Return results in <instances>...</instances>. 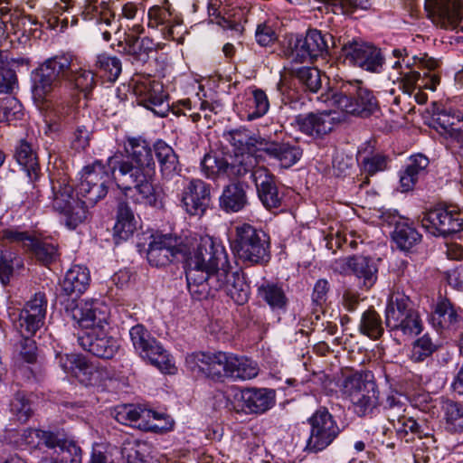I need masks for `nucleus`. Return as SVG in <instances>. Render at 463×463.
Returning a JSON list of instances; mask_svg holds the SVG:
<instances>
[{"instance_id": "51", "label": "nucleus", "mask_w": 463, "mask_h": 463, "mask_svg": "<svg viewBox=\"0 0 463 463\" xmlns=\"http://www.w3.org/2000/svg\"><path fill=\"white\" fill-rule=\"evenodd\" d=\"M436 122L439 128L450 136L463 131V114L452 109H443L437 114Z\"/></svg>"}, {"instance_id": "60", "label": "nucleus", "mask_w": 463, "mask_h": 463, "mask_svg": "<svg viewBox=\"0 0 463 463\" xmlns=\"http://www.w3.org/2000/svg\"><path fill=\"white\" fill-rule=\"evenodd\" d=\"M156 44L149 37H144L138 43H133L129 47H124L127 54L130 55L135 61L146 62L149 59V53L156 51Z\"/></svg>"}, {"instance_id": "19", "label": "nucleus", "mask_w": 463, "mask_h": 463, "mask_svg": "<svg viewBox=\"0 0 463 463\" xmlns=\"http://www.w3.org/2000/svg\"><path fill=\"white\" fill-rule=\"evenodd\" d=\"M47 309L45 294L38 292L27 301L18 319V327L22 335H34L44 325Z\"/></svg>"}, {"instance_id": "54", "label": "nucleus", "mask_w": 463, "mask_h": 463, "mask_svg": "<svg viewBox=\"0 0 463 463\" xmlns=\"http://www.w3.org/2000/svg\"><path fill=\"white\" fill-rule=\"evenodd\" d=\"M392 424L396 430L398 436L402 439L406 438L407 442L412 439L414 436L421 439L428 435L422 430V426L411 417H406L403 415L401 419Z\"/></svg>"}, {"instance_id": "22", "label": "nucleus", "mask_w": 463, "mask_h": 463, "mask_svg": "<svg viewBox=\"0 0 463 463\" xmlns=\"http://www.w3.org/2000/svg\"><path fill=\"white\" fill-rule=\"evenodd\" d=\"M253 182L261 203L268 210L277 209L281 205L275 176L265 166H260L253 173Z\"/></svg>"}, {"instance_id": "5", "label": "nucleus", "mask_w": 463, "mask_h": 463, "mask_svg": "<svg viewBox=\"0 0 463 463\" xmlns=\"http://www.w3.org/2000/svg\"><path fill=\"white\" fill-rule=\"evenodd\" d=\"M52 207L58 213L64 224L70 229H76L88 216L87 200L74 194V187L70 177L64 173H57L50 177Z\"/></svg>"}, {"instance_id": "21", "label": "nucleus", "mask_w": 463, "mask_h": 463, "mask_svg": "<svg viewBox=\"0 0 463 463\" xmlns=\"http://www.w3.org/2000/svg\"><path fill=\"white\" fill-rule=\"evenodd\" d=\"M211 202V185L200 179H193L184 188L182 203L190 215H202Z\"/></svg>"}, {"instance_id": "17", "label": "nucleus", "mask_w": 463, "mask_h": 463, "mask_svg": "<svg viewBox=\"0 0 463 463\" xmlns=\"http://www.w3.org/2000/svg\"><path fill=\"white\" fill-rule=\"evenodd\" d=\"M186 254L185 246L170 234L155 236L146 252L147 261L156 268L166 267Z\"/></svg>"}, {"instance_id": "13", "label": "nucleus", "mask_w": 463, "mask_h": 463, "mask_svg": "<svg viewBox=\"0 0 463 463\" xmlns=\"http://www.w3.org/2000/svg\"><path fill=\"white\" fill-rule=\"evenodd\" d=\"M421 225L434 236L448 237L463 231V213L456 206H438L424 213Z\"/></svg>"}, {"instance_id": "23", "label": "nucleus", "mask_w": 463, "mask_h": 463, "mask_svg": "<svg viewBox=\"0 0 463 463\" xmlns=\"http://www.w3.org/2000/svg\"><path fill=\"white\" fill-rule=\"evenodd\" d=\"M342 268L354 275L365 289L371 288L377 280L378 266L371 257L354 255L345 258L342 260Z\"/></svg>"}, {"instance_id": "16", "label": "nucleus", "mask_w": 463, "mask_h": 463, "mask_svg": "<svg viewBox=\"0 0 463 463\" xmlns=\"http://www.w3.org/2000/svg\"><path fill=\"white\" fill-rule=\"evenodd\" d=\"M341 56L350 65L360 67L365 71L377 72L383 67V57L381 51L373 45L360 40L344 43L341 46Z\"/></svg>"}, {"instance_id": "42", "label": "nucleus", "mask_w": 463, "mask_h": 463, "mask_svg": "<svg viewBox=\"0 0 463 463\" xmlns=\"http://www.w3.org/2000/svg\"><path fill=\"white\" fill-rule=\"evenodd\" d=\"M50 449H55L58 456L45 463H81V449L73 440L61 439L58 436L57 444H53V447H50Z\"/></svg>"}, {"instance_id": "30", "label": "nucleus", "mask_w": 463, "mask_h": 463, "mask_svg": "<svg viewBox=\"0 0 463 463\" xmlns=\"http://www.w3.org/2000/svg\"><path fill=\"white\" fill-rule=\"evenodd\" d=\"M257 296L272 311L286 312L288 298L282 283L264 280L257 286Z\"/></svg>"}, {"instance_id": "63", "label": "nucleus", "mask_w": 463, "mask_h": 463, "mask_svg": "<svg viewBox=\"0 0 463 463\" xmlns=\"http://www.w3.org/2000/svg\"><path fill=\"white\" fill-rule=\"evenodd\" d=\"M31 188L26 191V199L23 201V203L27 208L33 206L35 203L40 201L43 196V188L50 186V177L44 176L41 173V179L39 182L30 180Z\"/></svg>"}, {"instance_id": "12", "label": "nucleus", "mask_w": 463, "mask_h": 463, "mask_svg": "<svg viewBox=\"0 0 463 463\" xmlns=\"http://www.w3.org/2000/svg\"><path fill=\"white\" fill-rule=\"evenodd\" d=\"M112 179L113 175L109 168V161L104 165L101 161L96 160L83 168L79 194L92 206L107 195Z\"/></svg>"}, {"instance_id": "39", "label": "nucleus", "mask_w": 463, "mask_h": 463, "mask_svg": "<svg viewBox=\"0 0 463 463\" xmlns=\"http://www.w3.org/2000/svg\"><path fill=\"white\" fill-rule=\"evenodd\" d=\"M153 418L158 420L159 413L146 409H141L133 404H122L115 408L114 418L115 420L124 425H135L140 420Z\"/></svg>"}, {"instance_id": "56", "label": "nucleus", "mask_w": 463, "mask_h": 463, "mask_svg": "<svg viewBox=\"0 0 463 463\" xmlns=\"http://www.w3.org/2000/svg\"><path fill=\"white\" fill-rule=\"evenodd\" d=\"M71 374L84 385H95L100 381L102 372L99 368L89 364L82 357L78 364L77 369Z\"/></svg>"}, {"instance_id": "28", "label": "nucleus", "mask_w": 463, "mask_h": 463, "mask_svg": "<svg viewBox=\"0 0 463 463\" xmlns=\"http://www.w3.org/2000/svg\"><path fill=\"white\" fill-rule=\"evenodd\" d=\"M124 152L127 156L125 159L155 171L153 150L145 138L141 137H127L124 142Z\"/></svg>"}, {"instance_id": "57", "label": "nucleus", "mask_w": 463, "mask_h": 463, "mask_svg": "<svg viewBox=\"0 0 463 463\" xmlns=\"http://www.w3.org/2000/svg\"><path fill=\"white\" fill-rule=\"evenodd\" d=\"M96 67L103 71L107 80L114 82L122 71L121 61L116 56L101 54L97 57Z\"/></svg>"}, {"instance_id": "15", "label": "nucleus", "mask_w": 463, "mask_h": 463, "mask_svg": "<svg viewBox=\"0 0 463 463\" xmlns=\"http://www.w3.org/2000/svg\"><path fill=\"white\" fill-rule=\"evenodd\" d=\"M113 0H102L99 5L95 1L84 0V9L81 15L85 20L92 21L91 30L96 36L109 42L112 33L118 29L115 12L112 6Z\"/></svg>"}, {"instance_id": "7", "label": "nucleus", "mask_w": 463, "mask_h": 463, "mask_svg": "<svg viewBox=\"0 0 463 463\" xmlns=\"http://www.w3.org/2000/svg\"><path fill=\"white\" fill-rule=\"evenodd\" d=\"M73 64V57L70 54L56 55L40 64L33 71V98L44 100L62 80L68 81Z\"/></svg>"}, {"instance_id": "3", "label": "nucleus", "mask_w": 463, "mask_h": 463, "mask_svg": "<svg viewBox=\"0 0 463 463\" xmlns=\"http://www.w3.org/2000/svg\"><path fill=\"white\" fill-rule=\"evenodd\" d=\"M109 168L127 199L154 208L163 207L160 194L153 184L155 171L118 155L109 157Z\"/></svg>"}, {"instance_id": "9", "label": "nucleus", "mask_w": 463, "mask_h": 463, "mask_svg": "<svg viewBox=\"0 0 463 463\" xmlns=\"http://www.w3.org/2000/svg\"><path fill=\"white\" fill-rule=\"evenodd\" d=\"M368 375L363 372L352 373L345 376L342 384L343 392L349 397L360 417L372 413L379 404L377 385Z\"/></svg>"}, {"instance_id": "44", "label": "nucleus", "mask_w": 463, "mask_h": 463, "mask_svg": "<svg viewBox=\"0 0 463 463\" xmlns=\"http://www.w3.org/2000/svg\"><path fill=\"white\" fill-rule=\"evenodd\" d=\"M21 444L26 445L31 449H41L45 446L50 449L58 442V435L42 430L26 429L23 430L20 436Z\"/></svg>"}, {"instance_id": "31", "label": "nucleus", "mask_w": 463, "mask_h": 463, "mask_svg": "<svg viewBox=\"0 0 463 463\" xmlns=\"http://www.w3.org/2000/svg\"><path fill=\"white\" fill-rule=\"evenodd\" d=\"M265 144L261 152L278 160L284 168L294 165L303 154L300 146L289 143H279L266 139Z\"/></svg>"}, {"instance_id": "38", "label": "nucleus", "mask_w": 463, "mask_h": 463, "mask_svg": "<svg viewBox=\"0 0 463 463\" xmlns=\"http://www.w3.org/2000/svg\"><path fill=\"white\" fill-rule=\"evenodd\" d=\"M461 311L452 305L448 299L439 301L433 314V321L437 322L439 326L443 329H457L463 324Z\"/></svg>"}, {"instance_id": "27", "label": "nucleus", "mask_w": 463, "mask_h": 463, "mask_svg": "<svg viewBox=\"0 0 463 463\" xmlns=\"http://www.w3.org/2000/svg\"><path fill=\"white\" fill-rule=\"evenodd\" d=\"M223 137L238 152H261L266 138L253 134L245 128L232 129L223 133Z\"/></svg>"}, {"instance_id": "62", "label": "nucleus", "mask_w": 463, "mask_h": 463, "mask_svg": "<svg viewBox=\"0 0 463 463\" xmlns=\"http://www.w3.org/2000/svg\"><path fill=\"white\" fill-rule=\"evenodd\" d=\"M22 116V104L15 98H7L0 103V121L10 122Z\"/></svg>"}, {"instance_id": "14", "label": "nucleus", "mask_w": 463, "mask_h": 463, "mask_svg": "<svg viewBox=\"0 0 463 463\" xmlns=\"http://www.w3.org/2000/svg\"><path fill=\"white\" fill-rule=\"evenodd\" d=\"M427 17L438 27L463 31L462 0H425Z\"/></svg>"}, {"instance_id": "6", "label": "nucleus", "mask_w": 463, "mask_h": 463, "mask_svg": "<svg viewBox=\"0 0 463 463\" xmlns=\"http://www.w3.org/2000/svg\"><path fill=\"white\" fill-rule=\"evenodd\" d=\"M231 248L238 259L248 265H264L270 260L269 236L261 228L248 222L235 227Z\"/></svg>"}, {"instance_id": "37", "label": "nucleus", "mask_w": 463, "mask_h": 463, "mask_svg": "<svg viewBox=\"0 0 463 463\" xmlns=\"http://www.w3.org/2000/svg\"><path fill=\"white\" fill-rule=\"evenodd\" d=\"M14 156L19 165L24 166L29 180L39 182L41 179V169L36 153L33 151L31 144L25 140H21L15 149Z\"/></svg>"}, {"instance_id": "64", "label": "nucleus", "mask_w": 463, "mask_h": 463, "mask_svg": "<svg viewBox=\"0 0 463 463\" xmlns=\"http://www.w3.org/2000/svg\"><path fill=\"white\" fill-rule=\"evenodd\" d=\"M387 156L381 154L366 156L362 161L363 170L367 175H373L377 172L384 171L387 167Z\"/></svg>"}, {"instance_id": "25", "label": "nucleus", "mask_w": 463, "mask_h": 463, "mask_svg": "<svg viewBox=\"0 0 463 463\" xmlns=\"http://www.w3.org/2000/svg\"><path fill=\"white\" fill-rule=\"evenodd\" d=\"M291 124L302 133L316 138L326 136L334 128L333 118L324 113L298 115Z\"/></svg>"}, {"instance_id": "48", "label": "nucleus", "mask_w": 463, "mask_h": 463, "mask_svg": "<svg viewBox=\"0 0 463 463\" xmlns=\"http://www.w3.org/2000/svg\"><path fill=\"white\" fill-rule=\"evenodd\" d=\"M294 76L306 91L317 93L323 84V75L316 67H301L293 71Z\"/></svg>"}, {"instance_id": "18", "label": "nucleus", "mask_w": 463, "mask_h": 463, "mask_svg": "<svg viewBox=\"0 0 463 463\" xmlns=\"http://www.w3.org/2000/svg\"><path fill=\"white\" fill-rule=\"evenodd\" d=\"M413 59L414 64L419 69L426 70V71H423L422 75L415 70L403 73L401 78V87L403 92L411 95L416 88L435 90L439 83V77L436 74H430V71L439 66V61L427 54Z\"/></svg>"}, {"instance_id": "8", "label": "nucleus", "mask_w": 463, "mask_h": 463, "mask_svg": "<svg viewBox=\"0 0 463 463\" xmlns=\"http://www.w3.org/2000/svg\"><path fill=\"white\" fill-rule=\"evenodd\" d=\"M332 102L340 110L362 118H368L379 110L373 92L362 87L359 81L343 83L339 91L332 95Z\"/></svg>"}, {"instance_id": "32", "label": "nucleus", "mask_w": 463, "mask_h": 463, "mask_svg": "<svg viewBox=\"0 0 463 463\" xmlns=\"http://www.w3.org/2000/svg\"><path fill=\"white\" fill-rule=\"evenodd\" d=\"M153 149L164 179L170 180L181 172L178 156L172 146L163 140H157Z\"/></svg>"}, {"instance_id": "26", "label": "nucleus", "mask_w": 463, "mask_h": 463, "mask_svg": "<svg viewBox=\"0 0 463 463\" xmlns=\"http://www.w3.org/2000/svg\"><path fill=\"white\" fill-rule=\"evenodd\" d=\"M247 187L246 183L240 181L224 185L219 198L220 208L227 213L241 211L248 204Z\"/></svg>"}, {"instance_id": "24", "label": "nucleus", "mask_w": 463, "mask_h": 463, "mask_svg": "<svg viewBox=\"0 0 463 463\" xmlns=\"http://www.w3.org/2000/svg\"><path fill=\"white\" fill-rule=\"evenodd\" d=\"M133 92L141 105L158 114L155 107L163 105L165 98L162 83L150 77L133 79Z\"/></svg>"}, {"instance_id": "2", "label": "nucleus", "mask_w": 463, "mask_h": 463, "mask_svg": "<svg viewBox=\"0 0 463 463\" xmlns=\"http://www.w3.org/2000/svg\"><path fill=\"white\" fill-rule=\"evenodd\" d=\"M71 317L82 327L79 345L87 352L102 359H111L119 348L118 341L104 330L108 324L107 307L99 301H85L71 310Z\"/></svg>"}, {"instance_id": "52", "label": "nucleus", "mask_w": 463, "mask_h": 463, "mask_svg": "<svg viewBox=\"0 0 463 463\" xmlns=\"http://www.w3.org/2000/svg\"><path fill=\"white\" fill-rule=\"evenodd\" d=\"M285 54L291 59L292 61L298 63H303L306 61H312L315 57L309 52V47L305 37L295 39L290 38L288 41V47L285 51Z\"/></svg>"}, {"instance_id": "41", "label": "nucleus", "mask_w": 463, "mask_h": 463, "mask_svg": "<svg viewBox=\"0 0 463 463\" xmlns=\"http://www.w3.org/2000/svg\"><path fill=\"white\" fill-rule=\"evenodd\" d=\"M255 154L253 152H241L231 157V161H229L231 179L243 177L248 173H251L253 177V173L260 167L257 166L258 156Z\"/></svg>"}, {"instance_id": "53", "label": "nucleus", "mask_w": 463, "mask_h": 463, "mask_svg": "<svg viewBox=\"0 0 463 463\" xmlns=\"http://www.w3.org/2000/svg\"><path fill=\"white\" fill-rule=\"evenodd\" d=\"M437 349L438 345L429 334H425L413 342L410 358L415 363H420L430 357Z\"/></svg>"}, {"instance_id": "1", "label": "nucleus", "mask_w": 463, "mask_h": 463, "mask_svg": "<svg viewBox=\"0 0 463 463\" xmlns=\"http://www.w3.org/2000/svg\"><path fill=\"white\" fill-rule=\"evenodd\" d=\"M225 263L224 248L215 244L212 238L201 239L187 260L185 270L187 288L194 299H207L224 289L236 304L243 305L248 301L250 288L243 276L229 271Z\"/></svg>"}, {"instance_id": "55", "label": "nucleus", "mask_w": 463, "mask_h": 463, "mask_svg": "<svg viewBox=\"0 0 463 463\" xmlns=\"http://www.w3.org/2000/svg\"><path fill=\"white\" fill-rule=\"evenodd\" d=\"M406 406L403 398L397 392L389 393L383 402V409L391 423H394L404 415Z\"/></svg>"}, {"instance_id": "46", "label": "nucleus", "mask_w": 463, "mask_h": 463, "mask_svg": "<svg viewBox=\"0 0 463 463\" xmlns=\"http://www.w3.org/2000/svg\"><path fill=\"white\" fill-rule=\"evenodd\" d=\"M445 429L450 433L463 432V404L447 400L443 402Z\"/></svg>"}, {"instance_id": "34", "label": "nucleus", "mask_w": 463, "mask_h": 463, "mask_svg": "<svg viewBox=\"0 0 463 463\" xmlns=\"http://www.w3.org/2000/svg\"><path fill=\"white\" fill-rule=\"evenodd\" d=\"M415 310L413 302L410 297L405 295L399 288L392 291L389 296L385 308V325L388 327L392 324H396L399 318L403 315Z\"/></svg>"}, {"instance_id": "29", "label": "nucleus", "mask_w": 463, "mask_h": 463, "mask_svg": "<svg viewBox=\"0 0 463 463\" xmlns=\"http://www.w3.org/2000/svg\"><path fill=\"white\" fill-rule=\"evenodd\" d=\"M269 109V100L261 89H252L250 95L244 98L239 108V115L242 119L253 121L262 118Z\"/></svg>"}, {"instance_id": "45", "label": "nucleus", "mask_w": 463, "mask_h": 463, "mask_svg": "<svg viewBox=\"0 0 463 463\" xmlns=\"http://www.w3.org/2000/svg\"><path fill=\"white\" fill-rule=\"evenodd\" d=\"M305 39L309 47V52L315 59L328 52L330 47H336V42L330 33H322L317 29L308 30Z\"/></svg>"}, {"instance_id": "4", "label": "nucleus", "mask_w": 463, "mask_h": 463, "mask_svg": "<svg viewBox=\"0 0 463 463\" xmlns=\"http://www.w3.org/2000/svg\"><path fill=\"white\" fill-rule=\"evenodd\" d=\"M185 363L193 373L218 383H223L225 378L246 381L259 374V367L255 362L232 353H193L186 356Z\"/></svg>"}, {"instance_id": "59", "label": "nucleus", "mask_w": 463, "mask_h": 463, "mask_svg": "<svg viewBox=\"0 0 463 463\" xmlns=\"http://www.w3.org/2000/svg\"><path fill=\"white\" fill-rule=\"evenodd\" d=\"M10 409L17 420L21 422H26L33 413L32 404L26 394L23 392H18L14 394L10 403Z\"/></svg>"}, {"instance_id": "11", "label": "nucleus", "mask_w": 463, "mask_h": 463, "mask_svg": "<svg viewBox=\"0 0 463 463\" xmlns=\"http://www.w3.org/2000/svg\"><path fill=\"white\" fill-rule=\"evenodd\" d=\"M311 427L305 451L317 453L333 443L341 430L334 416L326 407H320L308 419Z\"/></svg>"}, {"instance_id": "35", "label": "nucleus", "mask_w": 463, "mask_h": 463, "mask_svg": "<svg viewBox=\"0 0 463 463\" xmlns=\"http://www.w3.org/2000/svg\"><path fill=\"white\" fill-rule=\"evenodd\" d=\"M137 222L128 203L120 201L118 203L117 222L114 225V237L116 240L127 241L137 229Z\"/></svg>"}, {"instance_id": "47", "label": "nucleus", "mask_w": 463, "mask_h": 463, "mask_svg": "<svg viewBox=\"0 0 463 463\" xmlns=\"http://www.w3.org/2000/svg\"><path fill=\"white\" fill-rule=\"evenodd\" d=\"M71 86L84 94L89 99L90 94L96 86L95 76L91 71L77 67L74 63L68 81Z\"/></svg>"}, {"instance_id": "43", "label": "nucleus", "mask_w": 463, "mask_h": 463, "mask_svg": "<svg viewBox=\"0 0 463 463\" xmlns=\"http://www.w3.org/2000/svg\"><path fill=\"white\" fill-rule=\"evenodd\" d=\"M392 240L402 250H410L421 241V235L406 222L396 223L392 232Z\"/></svg>"}, {"instance_id": "58", "label": "nucleus", "mask_w": 463, "mask_h": 463, "mask_svg": "<svg viewBox=\"0 0 463 463\" xmlns=\"http://www.w3.org/2000/svg\"><path fill=\"white\" fill-rule=\"evenodd\" d=\"M30 246L35 258L44 265L55 261L58 258L57 246L53 243L32 239Z\"/></svg>"}, {"instance_id": "36", "label": "nucleus", "mask_w": 463, "mask_h": 463, "mask_svg": "<svg viewBox=\"0 0 463 463\" xmlns=\"http://www.w3.org/2000/svg\"><path fill=\"white\" fill-rule=\"evenodd\" d=\"M90 276L86 267L75 265L65 274L61 289L66 295L82 294L89 287Z\"/></svg>"}, {"instance_id": "20", "label": "nucleus", "mask_w": 463, "mask_h": 463, "mask_svg": "<svg viewBox=\"0 0 463 463\" xmlns=\"http://www.w3.org/2000/svg\"><path fill=\"white\" fill-rule=\"evenodd\" d=\"M275 391L268 388L236 390L233 398L241 402V410L250 413H263L275 404Z\"/></svg>"}, {"instance_id": "61", "label": "nucleus", "mask_w": 463, "mask_h": 463, "mask_svg": "<svg viewBox=\"0 0 463 463\" xmlns=\"http://www.w3.org/2000/svg\"><path fill=\"white\" fill-rule=\"evenodd\" d=\"M142 446L136 439H127L121 446V457L125 463H147Z\"/></svg>"}, {"instance_id": "10", "label": "nucleus", "mask_w": 463, "mask_h": 463, "mask_svg": "<svg viewBox=\"0 0 463 463\" xmlns=\"http://www.w3.org/2000/svg\"><path fill=\"white\" fill-rule=\"evenodd\" d=\"M129 335L134 348L144 360L164 373L176 372L173 357L143 325L132 326Z\"/></svg>"}, {"instance_id": "40", "label": "nucleus", "mask_w": 463, "mask_h": 463, "mask_svg": "<svg viewBox=\"0 0 463 463\" xmlns=\"http://www.w3.org/2000/svg\"><path fill=\"white\" fill-rule=\"evenodd\" d=\"M203 175L210 179L230 178L229 160L220 155L207 154L201 162Z\"/></svg>"}, {"instance_id": "33", "label": "nucleus", "mask_w": 463, "mask_h": 463, "mask_svg": "<svg viewBox=\"0 0 463 463\" xmlns=\"http://www.w3.org/2000/svg\"><path fill=\"white\" fill-rule=\"evenodd\" d=\"M429 164V158L422 154L411 156L409 164L400 173V184L403 192L413 189L418 180L426 175Z\"/></svg>"}, {"instance_id": "49", "label": "nucleus", "mask_w": 463, "mask_h": 463, "mask_svg": "<svg viewBox=\"0 0 463 463\" xmlns=\"http://www.w3.org/2000/svg\"><path fill=\"white\" fill-rule=\"evenodd\" d=\"M360 332L372 338L378 339L383 334V326L380 315L373 308L364 311L359 326Z\"/></svg>"}, {"instance_id": "50", "label": "nucleus", "mask_w": 463, "mask_h": 463, "mask_svg": "<svg viewBox=\"0 0 463 463\" xmlns=\"http://www.w3.org/2000/svg\"><path fill=\"white\" fill-rule=\"evenodd\" d=\"M398 320L396 324L388 326L391 331H400L402 335L410 336L419 335L422 331V320L416 309L403 315Z\"/></svg>"}]
</instances>
